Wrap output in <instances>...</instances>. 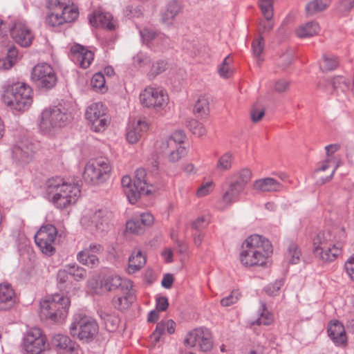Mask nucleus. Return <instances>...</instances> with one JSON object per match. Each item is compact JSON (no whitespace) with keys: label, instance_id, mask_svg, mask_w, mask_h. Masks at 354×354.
Wrapping results in <instances>:
<instances>
[{"label":"nucleus","instance_id":"f704fd0d","mask_svg":"<svg viewBox=\"0 0 354 354\" xmlns=\"http://www.w3.org/2000/svg\"><path fill=\"white\" fill-rule=\"evenodd\" d=\"M233 177L235 180L232 183L244 190L252 177V172L248 168H243L234 173Z\"/></svg>","mask_w":354,"mask_h":354},{"label":"nucleus","instance_id":"393cba45","mask_svg":"<svg viewBox=\"0 0 354 354\" xmlns=\"http://www.w3.org/2000/svg\"><path fill=\"white\" fill-rule=\"evenodd\" d=\"M147 173L145 169L139 168L135 171L133 187L138 189L141 195H149L153 192V185L149 184L147 179Z\"/></svg>","mask_w":354,"mask_h":354},{"label":"nucleus","instance_id":"ddd939ff","mask_svg":"<svg viewBox=\"0 0 354 354\" xmlns=\"http://www.w3.org/2000/svg\"><path fill=\"white\" fill-rule=\"evenodd\" d=\"M184 344L190 347L197 346L203 352L209 351L213 346L212 334L207 328H195L187 334Z\"/></svg>","mask_w":354,"mask_h":354},{"label":"nucleus","instance_id":"1a4fd4ad","mask_svg":"<svg viewBox=\"0 0 354 354\" xmlns=\"http://www.w3.org/2000/svg\"><path fill=\"white\" fill-rule=\"evenodd\" d=\"M140 101L142 106L160 111L167 106L169 96L161 87L147 86L140 93Z\"/></svg>","mask_w":354,"mask_h":354},{"label":"nucleus","instance_id":"f257e3e1","mask_svg":"<svg viewBox=\"0 0 354 354\" xmlns=\"http://www.w3.org/2000/svg\"><path fill=\"white\" fill-rule=\"evenodd\" d=\"M272 251V245L269 240L260 235L253 234L248 237L242 244L240 261L245 267L263 266Z\"/></svg>","mask_w":354,"mask_h":354},{"label":"nucleus","instance_id":"864d4df0","mask_svg":"<svg viewBox=\"0 0 354 354\" xmlns=\"http://www.w3.org/2000/svg\"><path fill=\"white\" fill-rule=\"evenodd\" d=\"M127 231L134 234H141L145 231V227L138 219H131L126 223Z\"/></svg>","mask_w":354,"mask_h":354},{"label":"nucleus","instance_id":"e433bc0d","mask_svg":"<svg viewBox=\"0 0 354 354\" xmlns=\"http://www.w3.org/2000/svg\"><path fill=\"white\" fill-rule=\"evenodd\" d=\"M127 292L122 297H114L112 299L113 306L120 310H123L128 308L130 304L133 302V295L132 289L129 288L127 289Z\"/></svg>","mask_w":354,"mask_h":354},{"label":"nucleus","instance_id":"9d476101","mask_svg":"<svg viewBox=\"0 0 354 354\" xmlns=\"http://www.w3.org/2000/svg\"><path fill=\"white\" fill-rule=\"evenodd\" d=\"M31 80L39 88L51 89L56 85L57 77L51 65L41 63L32 68Z\"/></svg>","mask_w":354,"mask_h":354},{"label":"nucleus","instance_id":"79ce46f5","mask_svg":"<svg viewBox=\"0 0 354 354\" xmlns=\"http://www.w3.org/2000/svg\"><path fill=\"white\" fill-rule=\"evenodd\" d=\"M233 160L234 158L232 153H225L218 158L216 165V169L221 171L230 170L232 168Z\"/></svg>","mask_w":354,"mask_h":354},{"label":"nucleus","instance_id":"cd10ccee","mask_svg":"<svg viewBox=\"0 0 354 354\" xmlns=\"http://www.w3.org/2000/svg\"><path fill=\"white\" fill-rule=\"evenodd\" d=\"M14 296L15 292L10 284H0V310H6L12 306Z\"/></svg>","mask_w":354,"mask_h":354},{"label":"nucleus","instance_id":"49530a36","mask_svg":"<svg viewBox=\"0 0 354 354\" xmlns=\"http://www.w3.org/2000/svg\"><path fill=\"white\" fill-rule=\"evenodd\" d=\"M91 84L97 91L104 93L107 90L105 77L102 73H96L93 75Z\"/></svg>","mask_w":354,"mask_h":354},{"label":"nucleus","instance_id":"5701e85b","mask_svg":"<svg viewBox=\"0 0 354 354\" xmlns=\"http://www.w3.org/2000/svg\"><path fill=\"white\" fill-rule=\"evenodd\" d=\"M182 11V6L177 0H171L167 3L165 10L161 14L162 24L171 26L174 24L176 16Z\"/></svg>","mask_w":354,"mask_h":354},{"label":"nucleus","instance_id":"423d86ee","mask_svg":"<svg viewBox=\"0 0 354 354\" xmlns=\"http://www.w3.org/2000/svg\"><path fill=\"white\" fill-rule=\"evenodd\" d=\"M69 330L73 337L88 342L98 333L99 327L93 318L82 313H77L73 316Z\"/></svg>","mask_w":354,"mask_h":354},{"label":"nucleus","instance_id":"473e14b6","mask_svg":"<svg viewBox=\"0 0 354 354\" xmlns=\"http://www.w3.org/2000/svg\"><path fill=\"white\" fill-rule=\"evenodd\" d=\"M330 0H311L305 6V13L307 17L322 12L327 8Z\"/></svg>","mask_w":354,"mask_h":354},{"label":"nucleus","instance_id":"bf43d9fd","mask_svg":"<svg viewBox=\"0 0 354 354\" xmlns=\"http://www.w3.org/2000/svg\"><path fill=\"white\" fill-rule=\"evenodd\" d=\"M240 295H241L239 290H233L230 295L221 300V304L223 306H230L237 302Z\"/></svg>","mask_w":354,"mask_h":354},{"label":"nucleus","instance_id":"f8f14e48","mask_svg":"<svg viewBox=\"0 0 354 354\" xmlns=\"http://www.w3.org/2000/svg\"><path fill=\"white\" fill-rule=\"evenodd\" d=\"M57 234L56 227L53 225H46L35 235L36 245L42 253L50 256L55 252L54 242Z\"/></svg>","mask_w":354,"mask_h":354},{"label":"nucleus","instance_id":"58836bf2","mask_svg":"<svg viewBox=\"0 0 354 354\" xmlns=\"http://www.w3.org/2000/svg\"><path fill=\"white\" fill-rule=\"evenodd\" d=\"M273 322V315L267 310L266 304L261 302L259 307V317L251 321V325H270Z\"/></svg>","mask_w":354,"mask_h":354},{"label":"nucleus","instance_id":"b1692460","mask_svg":"<svg viewBox=\"0 0 354 354\" xmlns=\"http://www.w3.org/2000/svg\"><path fill=\"white\" fill-rule=\"evenodd\" d=\"M176 328V323L172 319L162 320L156 325V328L150 335L151 342L156 344L160 341L162 337L166 334H172Z\"/></svg>","mask_w":354,"mask_h":354},{"label":"nucleus","instance_id":"0e129e2a","mask_svg":"<svg viewBox=\"0 0 354 354\" xmlns=\"http://www.w3.org/2000/svg\"><path fill=\"white\" fill-rule=\"evenodd\" d=\"M354 7V0H341L337 9L342 13H347Z\"/></svg>","mask_w":354,"mask_h":354},{"label":"nucleus","instance_id":"7ed1b4c3","mask_svg":"<svg viewBox=\"0 0 354 354\" xmlns=\"http://www.w3.org/2000/svg\"><path fill=\"white\" fill-rule=\"evenodd\" d=\"M72 119L68 109L64 105L59 104L43 110L39 128L42 133L48 134L58 128L66 126Z\"/></svg>","mask_w":354,"mask_h":354},{"label":"nucleus","instance_id":"37998d69","mask_svg":"<svg viewBox=\"0 0 354 354\" xmlns=\"http://www.w3.org/2000/svg\"><path fill=\"white\" fill-rule=\"evenodd\" d=\"M232 63V59L230 55H227L218 66V73L222 78L227 79L232 76L233 73V71L231 67Z\"/></svg>","mask_w":354,"mask_h":354},{"label":"nucleus","instance_id":"2f4dec72","mask_svg":"<svg viewBox=\"0 0 354 354\" xmlns=\"http://www.w3.org/2000/svg\"><path fill=\"white\" fill-rule=\"evenodd\" d=\"M146 259L141 251H134L129 259V273H134L140 270L145 264Z\"/></svg>","mask_w":354,"mask_h":354},{"label":"nucleus","instance_id":"a211bd4d","mask_svg":"<svg viewBox=\"0 0 354 354\" xmlns=\"http://www.w3.org/2000/svg\"><path fill=\"white\" fill-rule=\"evenodd\" d=\"M252 187L259 192H279L283 190V185L276 179L267 177L256 180Z\"/></svg>","mask_w":354,"mask_h":354},{"label":"nucleus","instance_id":"f03ea898","mask_svg":"<svg viewBox=\"0 0 354 354\" xmlns=\"http://www.w3.org/2000/svg\"><path fill=\"white\" fill-rule=\"evenodd\" d=\"M46 192L57 208L65 209L75 204L80 196L77 183L67 182L59 177H52L46 183Z\"/></svg>","mask_w":354,"mask_h":354},{"label":"nucleus","instance_id":"7c9ffc66","mask_svg":"<svg viewBox=\"0 0 354 354\" xmlns=\"http://www.w3.org/2000/svg\"><path fill=\"white\" fill-rule=\"evenodd\" d=\"M319 24L315 21H309L300 26L296 30L297 35L300 38L313 37L319 32Z\"/></svg>","mask_w":354,"mask_h":354},{"label":"nucleus","instance_id":"338daca9","mask_svg":"<svg viewBox=\"0 0 354 354\" xmlns=\"http://www.w3.org/2000/svg\"><path fill=\"white\" fill-rule=\"evenodd\" d=\"M169 138L174 142V147H178L184 142L185 134L183 131H176Z\"/></svg>","mask_w":354,"mask_h":354},{"label":"nucleus","instance_id":"0eeeda50","mask_svg":"<svg viewBox=\"0 0 354 354\" xmlns=\"http://www.w3.org/2000/svg\"><path fill=\"white\" fill-rule=\"evenodd\" d=\"M111 170V162L107 158L91 160L84 167L83 178L88 183L99 184L109 178Z\"/></svg>","mask_w":354,"mask_h":354},{"label":"nucleus","instance_id":"680f3d73","mask_svg":"<svg viewBox=\"0 0 354 354\" xmlns=\"http://www.w3.org/2000/svg\"><path fill=\"white\" fill-rule=\"evenodd\" d=\"M283 286V281L281 280H277L274 283L268 285L266 288V292L270 296L277 295L280 288Z\"/></svg>","mask_w":354,"mask_h":354},{"label":"nucleus","instance_id":"6e6d98bb","mask_svg":"<svg viewBox=\"0 0 354 354\" xmlns=\"http://www.w3.org/2000/svg\"><path fill=\"white\" fill-rule=\"evenodd\" d=\"M273 1L274 0H259V6L264 17L272 18L273 17Z\"/></svg>","mask_w":354,"mask_h":354},{"label":"nucleus","instance_id":"4c0bfd02","mask_svg":"<svg viewBox=\"0 0 354 354\" xmlns=\"http://www.w3.org/2000/svg\"><path fill=\"white\" fill-rule=\"evenodd\" d=\"M53 342L55 346L66 352L73 351L77 345L68 336L64 335H57L53 338Z\"/></svg>","mask_w":354,"mask_h":354},{"label":"nucleus","instance_id":"4468645a","mask_svg":"<svg viewBox=\"0 0 354 354\" xmlns=\"http://www.w3.org/2000/svg\"><path fill=\"white\" fill-rule=\"evenodd\" d=\"M112 218V212L106 209H101L95 212L89 218L84 216L82 219L83 224L90 222L88 227L91 230H95L99 232L109 230Z\"/></svg>","mask_w":354,"mask_h":354},{"label":"nucleus","instance_id":"2eb2a0df","mask_svg":"<svg viewBox=\"0 0 354 354\" xmlns=\"http://www.w3.org/2000/svg\"><path fill=\"white\" fill-rule=\"evenodd\" d=\"M13 40L23 47L30 46L33 39V35L28 26L21 20H17L10 29Z\"/></svg>","mask_w":354,"mask_h":354},{"label":"nucleus","instance_id":"6ab92c4d","mask_svg":"<svg viewBox=\"0 0 354 354\" xmlns=\"http://www.w3.org/2000/svg\"><path fill=\"white\" fill-rule=\"evenodd\" d=\"M147 129L148 124L145 121H131L127 128V140L131 144L137 142Z\"/></svg>","mask_w":354,"mask_h":354},{"label":"nucleus","instance_id":"69168bd1","mask_svg":"<svg viewBox=\"0 0 354 354\" xmlns=\"http://www.w3.org/2000/svg\"><path fill=\"white\" fill-rule=\"evenodd\" d=\"M252 51H253L254 55L256 57L259 58V57L263 50V37H260L259 39L254 41L252 42Z\"/></svg>","mask_w":354,"mask_h":354},{"label":"nucleus","instance_id":"5fc2aeb1","mask_svg":"<svg viewBox=\"0 0 354 354\" xmlns=\"http://www.w3.org/2000/svg\"><path fill=\"white\" fill-rule=\"evenodd\" d=\"M187 153L185 147L178 146L174 147L168 155V159L171 162H176L180 160Z\"/></svg>","mask_w":354,"mask_h":354},{"label":"nucleus","instance_id":"09e8293b","mask_svg":"<svg viewBox=\"0 0 354 354\" xmlns=\"http://www.w3.org/2000/svg\"><path fill=\"white\" fill-rule=\"evenodd\" d=\"M339 64L338 59L336 57L330 55H324L322 62L320 63V68L324 71H333L335 69Z\"/></svg>","mask_w":354,"mask_h":354},{"label":"nucleus","instance_id":"8fccbe9b","mask_svg":"<svg viewBox=\"0 0 354 354\" xmlns=\"http://www.w3.org/2000/svg\"><path fill=\"white\" fill-rule=\"evenodd\" d=\"M66 268H67L69 274L76 281L84 279L86 275V270L76 264H68Z\"/></svg>","mask_w":354,"mask_h":354},{"label":"nucleus","instance_id":"4d7b16f0","mask_svg":"<svg viewBox=\"0 0 354 354\" xmlns=\"http://www.w3.org/2000/svg\"><path fill=\"white\" fill-rule=\"evenodd\" d=\"M46 23L52 27H55L60 26L66 22L64 21V19L57 10V12L51 13L47 16Z\"/></svg>","mask_w":354,"mask_h":354},{"label":"nucleus","instance_id":"c85d7f7f","mask_svg":"<svg viewBox=\"0 0 354 354\" xmlns=\"http://www.w3.org/2000/svg\"><path fill=\"white\" fill-rule=\"evenodd\" d=\"M123 191L130 203L134 204L140 197L138 189L133 187L131 178L129 176H124L121 180Z\"/></svg>","mask_w":354,"mask_h":354},{"label":"nucleus","instance_id":"a18cd8bd","mask_svg":"<svg viewBox=\"0 0 354 354\" xmlns=\"http://www.w3.org/2000/svg\"><path fill=\"white\" fill-rule=\"evenodd\" d=\"M17 57V50L15 47L10 48L7 57L0 59V68L8 70L12 67Z\"/></svg>","mask_w":354,"mask_h":354},{"label":"nucleus","instance_id":"dca6fc26","mask_svg":"<svg viewBox=\"0 0 354 354\" xmlns=\"http://www.w3.org/2000/svg\"><path fill=\"white\" fill-rule=\"evenodd\" d=\"M94 55L92 51L84 46L77 44L71 49V58L77 65L83 68H87L93 60Z\"/></svg>","mask_w":354,"mask_h":354},{"label":"nucleus","instance_id":"de8ad7c7","mask_svg":"<svg viewBox=\"0 0 354 354\" xmlns=\"http://www.w3.org/2000/svg\"><path fill=\"white\" fill-rule=\"evenodd\" d=\"M332 84L337 93L341 91L346 93L350 89L349 82L343 76H337L333 78Z\"/></svg>","mask_w":354,"mask_h":354},{"label":"nucleus","instance_id":"603ef678","mask_svg":"<svg viewBox=\"0 0 354 354\" xmlns=\"http://www.w3.org/2000/svg\"><path fill=\"white\" fill-rule=\"evenodd\" d=\"M167 63L164 60H158L154 62L147 75L149 79H153L158 75L164 72L167 68Z\"/></svg>","mask_w":354,"mask_h":354},{"label":"nucleus","instance_id":"412c9836","mask_svg":"<svg viewBox=\"0 0 354 354\" xmlns=\"http://www.w3.org/2000/svg\"><path fill=\"white\" fill-rule=\"evenodd\" d=\"M91 24L95 27H101L109 30L115 28V22L112 15L102 10H95L89 19Z\"/></svg>","mask_w":354,"mask_h":354},{"label":"nucleus","instance_id":"4be33fe9","mask_svg":"<svg viewBox=\"0 0 354 354\" xmlns=\"http://www.w3.org/2000/svg\"><path fill=\"white\" fill-rule=\"evenodd\" d=\"M12 153L15 159L23 162H28L33 157L35 148L32 143L21 141L14 147Z\"/></svg>","mask_w":354,"mask_h":354},{"label":"nucleus","instance_id":"e2e57ef3","mask_svg":"<svg viewBox=\"0 0 354 354\" xmlns=\"http://www.w3.org/2000/svg\"><path fill=\"white\" fill-rule=\"evenodd\" d=\"M157 146L162 152H166L168 149L174 148V142L169 137L163 138L158 141Z\"/></svg>","mask_w":354,"mask_h":354},{"label":"nucleus","instance_id":"3c124183","mask_svg":"<svg viewBox=\"0 0 354 354\" xmlns=\"http://www.w3.org/2000/svg\"><path fill=\"white\" fill-rule=\"evenodd\" d=\"M187 126L189 131L198 137L203 136L206 133V129L203 124L194 119L189 120Z\"/></svg>","mask_w":354,"mask_h":354},{"label":"nucleus","instance_id":"a19ab883","mask_svg":"<svg viewBox=\"0 0 354 354\" xmlns=\"http://www.w3.org/2000/svg\"><path fill=\"white\" fill-rule=\"evenodd\" d=\"M301 250L295 243H290L288 247L286 259L289 263L297 264L300 261Z\"/></svg>","mask_w":354,"mask_h":354},{"label":"nucleus","instance_id":"f3484780","mask_svg":"<svg viewBox=\"0 0 354 354\" xmlns=\"http://www.w3.org/2000/svg\"><path fill=\"white\" fill-rule=\"evenodd\" d=\"M66 0H50L49 6L53 9H57L60 11L61 15L64 19L66 23L75 21L79 15L78 9L73 5H70Z\"/></svg>","mask_w":354,"mask_h":354},{"label":"nucleus","instance_id":"c9c22d12","mask_svg":"<svg viewBox=\"0 0 354 354\" xmlns=\"http://www.w3.org/2000/svg\"><path fill=\"white\" fill-rule=\"evenodd\" d=\"M77 259L83 265L90 268H94L98 266L100 261L97 256L91 252L84 249L77 254Z\"/></svg>","mask_w":354,"mask_h":354},{"label":"nucleus","instance_id":"a878e982","mask_svg":"<svg viewBox=\"0 0 354 354\" xmlns=\"http://www.w3.org/2000/svg\"><path fill=\"white\" fill-rule=\"evenodd\" d=\"M334 237L330 231L320 232L313 238V254L319 252L322 250H326V247L335 244Z\"/></svg>","mask_w":354,"mask_h":354},{"label":"nucleus","instance_id":"13d9d810","mask_svg":"<svg viewBox=\"0 0 354 354\" xmlns=\"http://www.w3.org/2000/svg\"><path fill=\"white\" fill-rule=\"evenodd\" d=\"M69 272L65 267L63 270H59L57 274V280L59 288L62 290L65 289L68 284Z\"/></svg>","mask_w":354,"mask_h":354},{"label":"nucleus","instance_id":"aec40b11","mask_svg":"<svg viewBox=\"0 0 354 354\" xmlns=\"http://www.w3.org/2000/svg\"><path fill=\"white\" fill-rule=\"evenodd\" d=\"M328 333L330 339L337 346L343 345L347 341L344 325L338 320H333L328 324Z\"/></svg>","mask_w":354,"mask_h":354},{"label":"nucleus","instance_id":"ea45409f","mask_svg":"<svg viewBox=\"0 0 354 354\" xmlns=\"http://www.w3.org/2000/svg\"><path fill=\"white\" fill-rule=\"evenodd\" d=\"M99 315L104 321L106 329L109 332L116 330L119 326L120 319L115 314H109L104 311H100Z\"/></svg>","mask_w":354,"mask_h":354},{"label":"nucleus","instance_id":"6e6552de","mask_svg":"<svg viewBox=\"0 0 354 354\" xmlns=\"http://www.w3.org/2000/svg\"><path fill=\"white\" fill-rule=\"evenodd\" d=\"M85 118L95 132L105 131L111 121L108 109L102 102H95L89 105L86 109Z\"/></svg>","mask_w":354,"mask_h":354},{"label":"nucleus","instance_id":"c756f323","mask_svg":"<svg viewBox=\"0 0 354 354\" xmlns=\"http://www.w3.org/2000/svg\"><path fill=\"white\" fill-rule=\"evenodd\" d=\"M340 254L341 248L335 243L314 255L324 262H331L335 261Z\"/></svg>","mask_w":354,"mask_h":354},{"label":"nucleus","instance_id":"774afa93","mask_svg":"<svg viewBox=\"0 0 354 354\" xmlns=\"http://www.w3.org/2000/svg\"><path fill=\"white\" fill-rule=\"evenodd\" d=\"M346 273L354 281V254L350 257L344 265Z\"/></svg>","mask_w":354,"mask_h":354},{"label":"nucleus","instance_id":"bb28decb","mask_svg":"<svg viewBox=\"0 0 354 354\" xmlns=\"http://www.w3.org/2000/svg\"><path fill=\"white\" fill-rule=\"evenodd\" d=\"M119 287L132 289L133 283L131 281L122 279L120 276L115 274L107 276L102 281V288L107 291L115 290Z\"/></svg>","mask_w":354,"mask_h":354},{"label":"nucleus","instance_id":"c03bdc74","mask_svg":"<svg viewBox=\"0 0 354 354\" xmlns=\"http://www.w3.org/2000/svg\"><path fill=\"white\" fill-rule=\"evenodd\" d=\"M209 110V101L205 96H200L196 102L194 107V112L199 116L207 115Z\"/></svg>","mask_w":354,"mask_h":354},{"label":"nucleus","instance_id":"052dcab7","mask_svg":"<svg viewBox=\"0 0 354 354\" xmlns=\"http://www.w3.org/2000/svg\"><path fill=\"white\" fill-rule=\"evenodd\" d=\"M140 35L143 42L147 44L150 43L151 41L155 39L156 37H158L156 33L153 30L149 28H144L140 30Z\"/></svg>","mask_w":354,"mask_h":354},{"label":"nucleus","instance_id":"72a5a7b5","mask_svg":"<svg viewBox=\"0 0 354 354\" xmlns=\"http://www.w3.org/2000/svg\"><path fill=\"white\" fill-rule=\"evenodd\" d=\"M243 192V189L231 183L228 189L223 195L222 201L226 205H230L239 201V196Z\"/></svg>","mask_w":354,"mask_h":354},{"label":"nucleus","instance_id":"9b49d317","mask_svg":"<svg viewBox=\"0 0 354 354\" xmlns=\"http://www.w3.org/2000/svg\"><path fill=\"white\" fill-rule=\"evenodd\" d=\"M47 340L41 329L30 328L23 338L22 346L27 354H41L46 346Z\"/></svg>","mask_w":354,"mask_h":354},{"label":"nucleus","instance_id":"20e7f679","mask_svg":"<svg viewBox=\"0 0 354 354\" xmlns=\"http://www.w3.org/2000/svg\"><path fill=\"white\" fill-rule=\"evenodd\" d=\"M3 100L11 109L24 111L32 104V89L23 82L8 85L3 95Z\"/></svg>","mask_w":354,"mask_h":354},{"label":"nucleus","instance_id":"39448f33","mask_svg":"<svg viewBox=\"0 0 354 354\" xmlns=\"http://www.w3.org/2000/svg\"><path fill=\"white\" fill-rule=\"evenodd\" d=\"M68 297L55 294L40 303V316L42 318L58 322L64 319L70 306Z\"/></svg>","mask_w":354,"mask_h":354}]
</instances>
